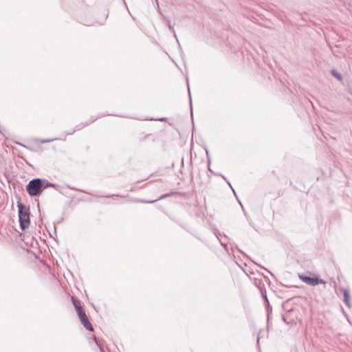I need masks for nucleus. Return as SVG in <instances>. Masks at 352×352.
<instances>
[{
  "instance_id": "f257e3e1",
  "label": "nucleus",
  "mask_w": 352,
  "mask_h": 352,
  "mask_svg": "<svg viewBox=\"0 0 352 352\" xmlns=\"http://www.w3.org/2000/svg\"><path fill=\"white\" fill-rule=\"evenodd\" d=\"M41 190V180L34 179L27 186V191L31 196H36Z\"/></svg>"
},
{
  "instance_id": "f03ea898",
  "label": "nucleus",
  "mask_w": 352,
  "mask_h": 352,
  "mask_svg": "<svg viewBox=\"0 0 352 352\" xmlns=\"http://www.w3.org/2000/svg\"><path fill=\"white\" fill-rule=\"evenodd\" d=\"M81 324L89 331H94V329L87 316L85 309H76Z\"/></svg>"
},
{
  "instance_id": "7ed1b4c3",
  "label": "nucleus",
  "mask_w": 352,
  "mask_h": 352,
  "mask_svg": "<svg viewBox=\"0 0 352 352\" xmlns=\"http://www.w3.org/2000/svg\"><path fill=\"white\" fill-rule=\"evenodd\" d=\"M23 206L22 204L19 205V217L20 226L22 230H25L29 226V213L27 211H23Z\"/></svg>"
},
{
  "instance_id": "20e7f679",
  "label": "nucleus",
  "mask_w": 352,
  "mask_h": 352,
  "mask_svg": "<svg viewBox=\"0 0 352 352\" xmlns=\"http://www.w3.org/2000/svg\"><path fill=\"white\" fill-rule=\"evenodd\" d=\"M299 277L303 282L310 285L315 286L319 284V280L317 278H311L305 275H300Z\"/></svg>"
},
{
  "instance_id": "39448f33",
  "label": "nucleus",
  "mask_w": 352,
  "mask_h": 352,
  "mask_svg": "<svg viewBox=\"0 0 352 352\" xmlns=\"http://www.w3.org/2000/svg\"><path fill=\"white\" fill-rule=\"evenodd\" d=\"M294 309H288L286 314H282V319L283 320L287 323V324H292L294 322L293 319H289V315L290 314L291 311H292Z\"/></svg>"
},
{
  "instance_id": "423d86ee",
  "label": "nucleus",
  "mask_w": 352,
  "mask_h": 352,
  "mask_svg": "<svg viewBox=\"0 0 352 352\" xmlns=\"http://www.w3.org/2000/svg\"><path fill=\"white\" fill-rule=\"evenodd\" d=\"M343 294H344V299L346 305L347 307H350L351 306V304L350 302V296H349V292L346 289H344Z\"/></svg>"
},
{
  "instance_id": "0eeeda50",
  "label": "nucleus",
  "mask_w": 352,
  "mask_h": 352,
  "mask_svg": "<svg viewBox=\"0 0 352 352\" xmlns=\"http://www.w3.org/2000/svg\"><path fill=\"white\" fill-rule=\"evenodd\" d=\"M332 75L336 77L338 80H341L342 77V75L337 72L335 69L331 70Z\"/></svg>"
},
{
  "instance_id": "6e6552de",
  "label": "nucleus",
  "mask_w": 352,
  "mask_h": 352,
  "mask_svg": "<svg viewBox=\"0 0 352 352\" xmlns=\"http://www.w3.org/2000/svg\"><path fill=\"white\" fill-rule=\"evenodd\" d=\"M94 339L95 340V342H96V344L100 347V350H101L102 352H104V351H103V349H102V346H101V345H100V344H99V342H98V340H97V339H96V336H94Z\"/></svg>"
},
{
  "instance_id": "1a4fd4ad",
  "label": "nucleus",
  "mask_w": 352,
  "mask_h": 352,
  "mask_svg": "<svg viewBox=\"0 0 352 352\" xmlns=\"http://www.w3.org/2000/svg\"><path fill=\"white\" fill-rule=\"evenodd\" d=\"M73 302H74V305L76 309L82 308L81 306L80 305L77 304L76 302L74 299H73Z\"/></svg>"
},
{
  "instance_id": "9d476101",
  "label": "nucleus",
  "mask_w": 352,
  "mask_h": 352,
  "mask_svg": "<svg viewBox=\"0 0 352 352\" xmlns=\"http://www.w3.org/2000/svg\"><path fill=\"white\" fill-rule=\"evenodd\" d=\"M272 311V309H267V317L269 318L270 317V315L271 314Z\"/></svg>"
},
{
  "instance_id": "9b49d317",
  "label": "nucleus",
  "mask_w": 352,
  "mask_h": 352,
  "mask_svg": "<svg viewBox=\"0 0 352 352\" xmlns=\"http://www.w3.org/2000/svg\"><path fill=\"white\" fill-rule=\"evenodd\" d=\"M51 141H52L51 140H45L41 141V142H42V143H47V142H50Z\"/></svg>"
},
{
  "instance_id": "f8f14e48",
  "label": "nucleus",
  "mask_w": 352,
  "mask_h": 352,
  "mask_svg": "<svg viewBox=\"0 0 352 352\" xmlns=\"http://www.w3.org/2000/svg\"><path fill=\"white\" fill-rule=\"evenodd\" d=\"M342 311L344 314H345V312H344V309H342Z\"/></svg>"
},
{
  "instance_id": "ddd939ff",
  "label": "nucleus",
  "mask_w": 352,
  "mask_h": 352,
  "mask_svg": "<svg viewBox=\"0 0 352 352\" xmlns=\"http://www.w3.org/2000/svg\"><path fill=\"white\" fill-rule=\"evenodd\" d=\"M228 184L232 188L231 184L230 182H228Z\"/></svg>"
}]
</instances>
